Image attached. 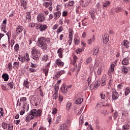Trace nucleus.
<instances>
[{"label": "nucleus", "mask_w": 130, "mask_h": 130, "mask_svg": "<svg viewBox=\"0 0 130 130\" xmlns=\"http://www.w3.org/2000/svg\"><path fill=\"white\" fill-rule=\"evenodd\" d=\"M50 43V39L49 38L41 37L38 39L37 44L39 47H40L44 50L47 49V44Z\"/></svg>", "instance_id": "1"}, {"label": "nucleus", "mask_w": 130, "mask_h": 130, "mask_svg": "<svg viewBox=\"0 0 130 130\" xmlns=\"http://www.w3.org/2000/svg\"><path fill=\"white\" fill-rule=\"evenodd\" d=\"M40 53V51L37 48L33 47L31 48V54L32 55V58L35 60H38L39 59V56L38 54Z\"/></svg>", "instance_id": "2"}, {"label": "nucleus", "mask_w": 130, "mask_h": 130, "mask_svg": "<svg viewBox=\"0 0 130 130\" xmlns=\"http://www.w3.org/2000/svg\"><path fill=\"white\" fill-rule=\"evenodd\" d=\"M30 114H32L34 118L35 117H40L42 115V110L36 109H33L30 111Z\"/></svg>", "instance_id": "3"}, {"label": "nucleus", "mask_w": 130, "mask_h": 130, "mask_svg": "<svg viewBox=\"0 0 130 130\" xmlns=\"http://www.w3.org/2000/svg\"><path fill=\"white\" fill-rule=\"evenodd\" d=\"M29 110V104L24 103L23 104L22 109L20 112V115H23L26 111Z\"/></svg>", "instance_id": "4"}, {"label": "nucleus", "mask_w": 130, "mask_h": 130, "mask_svg": "<svg viewBox=\"0 0 130 130\" xmlns=\"http://www.w3.org/2000/svg\"><path fill=\"white\" fill-rule=\"evenodd\" d=\"M18 59L20 61H21V62H25V61H26L27 62L30 60V58H29V54H28V53H26L25 57V56L22 57L19 56L18 57Z\"/></svg>", "instance_id": "5"}, {"label": "nucleus", "mask_w": 130, "mask_h": 130, "mask_svg": "<svg viewBox=\"0 0 130 130\" xmlns=\"http://www.w3.org/2000/svg\"><path fill=\"white\" fill-rule=\"evenodd\" d=\"M92 3V0H81L80 5L83 8L87 7L89 4Z\"/></svg>", "instance_id": "6"}, {"label": "nucleus", "mask_w": 130, "mask_h": 130, "mask_svg": "<svg viewBox=\"0 0 130 130\" xmlns=\"http://www.w3.org/2000/svg\"><path fill=\"white\" fill-rule=\"evenodd\" d=\"M60 89L61 92L63 95H67L68 94V92H69V87H68V86L63 85L61 86Z\"/></svg>", "instance_id": "7"}, {"label": "nucleus", "mask_w": 130, "mask_h": 130, "mask_svg": "<svg viewBox=\"0 0 130 130\" xmlns=\"http://www.w3.org/2000/svg\"><path fill=\"white\" fill-rule=\"evenodd\" d=\"M37 20L40 23H42L45 21V16L42 13H40L37 16Z\"/></svg>", "instance_id": "8"}, {"label": "nucleus", "mask_w": 130, "mask_h": 130, "mask_svg": "<svg viewBox=\"0 0 130 130\" xmlns=\"http://www.w3.org/2000/svg\"><path fill=\"white\" fill-rule=\"evenodd\" d=\"M128 115V113L126 110L123 111L121 114L122 116L121 117V121H125V119L126 117H127Z\"/></svg>", "instance_id": "9"}, {"label": "nucleus", "mask_w": 130, "mask_h": 130, "mask_svg": "<svg viewBox=\"0 0 130 130\" xmlns=\"http://www.w3.org/2000/svg\"><path fill=\"white\" fill-rule=\"evenodd\" d=\"M129 47V42L128 41H124L121 44V48L122 49H124V48H126L128 49Z\"/></svg>", "instance_id": "10"}, {"label": "nucleus", "mask_w": 130, "mask_h": 130, "mask_svg": "<svg viewBox=\"0 0 130 130\" xmlns=\"http://www.w3.org/2000/svg\"><path fill=\"white\" fill-rule=\"evenodd\" d=\"M20 7L24 10H27V2L25 0L20 1Z\"/></svg>", "instance_id": "11"}, {"label": "nucleus", "mask_w": 130, "mask_h": 130, "mask_svg": "<svg viewBox=\"0 0 130 130\" xmlns=\"http://www.w3.org/2000/svg\"><path fill=\"white\" fill-rule=\"evenodd\" d=\"M37 28L39 29L41 32H42L43 31H44L46 30V29H47V25H46V24H40V26H37Z\"/></svg>", "instance_id": "12"}, {"label": "nucleus", "mask_w": 130, "mask_h": 130, "mask_svg": "<svg viewBox=\"0 0 130 130\" xmlns=\"http://www.w3.org/2000/svg\"><path fill=\"white\" fill-rule=\"evenodd\" d=\"M55 63L57 66H58V67H60L61 68H62L64 64V63L62 62L59 58L56 60Z\"/></svg>", "instance_id": "13"}, {"label": "nucleus", "mask_w": 130, "mask_h": 130, "mask_svg": "<svg viewBox=\"0 0 130 130\" xmlns=\"http://www.w3.org/2000/svg\"><path fill=\"white\" fill-rule=\"evenodd\" d=\"M119 96V94H118V93L116 91H113L112 93V99L113 100H116L117 99H118Z\"/></svg>", "instance_id": "14"}, {"label": "nucleus", "mask_w": 130, "mask_h": 130, "mask_svg": "<svg viewBox=\"0 0 130 130\" xmlns=\"http://www.w3.org/2000/svg\"><path fill=\"white\" fill-rule=\"evenodd\" d=\"M61 13L60 11H57L54 13V20H57L59 17H60Z\"/></svg>", "instance_id": "15"}, {"label": "nucleus", "mask_w": 130, "mask_h": 130, "mask_svg": "<svg viewBox=\"0 0 130 130\" xmlns=\"http://www.w3.org/2000/svg\"><path fill=\"white\" fill-rule=\"evenodd\" d=\"M24 29V27L23 26L19 25L17 27L16 30V33L17 34V35H19L21 32L23 31Z\"/></svg>", "instance_id": "16"}, {"label": "nucleus", "mask_w": 130, "mask_h": 130, "mask_svg": "<svg viewBox=\"0 0 130 130\" xmlns=\"http://www.w3.org/2000/svg\"><path fill=\"white\" fill-rule=\"evenodd\" d=\"M34 118V116L30 114V112H29V114L26 116V122H29L31 120L33 119Z\"/></svg>", "instance_id": "17"}, {"label": "nucleus", "mask_w": 130, "mask_h": 130, "mask_svg": "<svg viewBox=\"0 0 130 130\" xmlns=\"http://www.w3.org/2000/svg\"><path fill=\"white\" fill-rule=\"evenodd\" d=\"M63 74H66V71L64 70L58 71L56 73L55 77H56V78H59V77H60L61 75H63Z\"/></svg>", "instance_id": "18"}, {"label": "nucleus", "mask_w": 130, "mask_h": 130, "mask_svg": "<svg viewBox=\"0 0 130 130\" xmlns=\"http://www.w3.org/2000/svg\"><path fill=\"white\" fill-rule=\"evenodd\" d=\"M128 61H129V57H125L122 60V64L123 66H126L128 63Z\"/></svg>", "instance_id": "19"}, {"label": "nucleus", "mask_w": 130, "mask_h": 130, "mask_svg": "<svg viewBox=\"0 0 130 130\" xmlns=\"http://www.w3.org/2000/svg\"><path fill=\"white\" fill-rule=\"evenodd\" d=\"M63 52V49L62 48H59L58 49L57 53L58 54V55L60 58H62L63 55L62 53Z\"/></svg>", "instance_id": "20"}, {"label": "nucleus", "mask_w": 130, "mask_h": 130, "mask_svg": "<svg viewBox=\"0 0 130 130\" xmlns=\"http://www.w3.org/2000/svg\"><path fill=\"white\" fill-rule=\"evenodd\" d=\"M30 84V83L29 82V81H28V79H26V80H24V82H23V86L25 88H27V89H29L30 86L29 85Z\"/></svg>", "instance_id": "21"}, {"label": "nucleus", "mask_w": 130, "mask_h": 130, "mask_svg": "<svg viewBox=\"0 0 130 130\" xmlns=\"http://www.w3.org/2000/svg\"><path fill=\"white\" fill-rule=\"evenodd\" d=\"M121 70L122 71V73H123V74H126L127 73H128V69H127V67L125 66H122L121 68Z\"/></svg>", "instance_id": "22"}, {"label": "nucleus", "mask_w": 130, "mask_h": 130, "mask_svg": "<svg viewBox=\"0 0 130 130\" xmlns=\"http://www.w3.org/2000/svg\"><path fill=\"white\" fill-rule=\"evenodd\" d=\"M52 4L51 1L46 2L43 3V6L45 8H48V7H51Z\"/></svg>", "instance_id": "23"}, {"label": "nucleus", "mask_w": 130, "mask_h": 130, "mask_svg": "<svg viewBox=\"0 0 130 130\" xmlns=\"http://www.w3.org/2000/svg\"><path fill=\"white\" fill-rule=\"evenodd\" d=\"M95 11L94 9H91L89 12V14L92 20H94L95 19Z\"/></svg>", "instance_id": "24"}, {"label": "nucleus", "mask_w": 130, "mask_h": 130, "mask_svg": "<svg viewBox=\"0 0 130 130\" xmlns=\"http://www.w3.org/2000/svg\"><path fill=\"white\" fill-rule=\"evenodd\" d=\"M114 68H115L114 64H111L110 68L109 69L108 73H109L110 74L113 73L114 72Z\"/></svg>", "instance_id": "25"}, {"label": "nucleus", "mask_w": 130, "mask_h": 130, "mask_svg": "<svg viewBox=\"0 0 130 130\" xmlns=\"http://www.w3.org/2000/svg\"><path fill=\"white\" fill-rule=\"evenodd\" d=\"M84 120H85V119H84V115H81L79 118L80 125H82L83 123H84Z\"/></svg>", "instance_id": "26"}, {"label": "nucleus", "mask_w": 130, "mask_h": 130, "mask_svg": "<svg viewBox=\"0 0 130 130\" xmlns=\"http://www.w3.org/2000/svg\"><path fill=\"white\" fill-rule=\"evenodd\" d=\"M2 78L4 79L5 82H8L9 80V75L7 74H3L2 75Z\"/></svg>", "instance_id": "27"}, {"label": "nucleus", "mask_w": 130, "mask_h": 130, "mask_svg": "<svg viewBox=\"0 0 130 130\" xmlns=\"http://www.w3.org/2000/svg\"><path fill=\"white\" fill-rule=\"evenodd\" d=\"M103 106V104L102 103H99L95 106V109L96 110H100V108H101Z\"/></svg>", "instance_id": "28"}, {"label": "nucleus", "mask_w": 130, "mask_h": 130, "mask_svg": "<svg viewBox=\"0 0 130 130\" xmlns=\"http://www.w3.org/2000/svg\"><path fill=\"white\" fill-rule=\"evenodd\" d=\"M1 125L4 129H7V128H8V127L9 126V124L6 123L5 122H3L2 123Z\"/></svg>", "instance_id": "29"}, {"label": "nucleus", "mask_w": 130, "mask_h": 130, "mask_svg": "<svg viewBox=\"0 0 130 130\" xmlns=\"http://www.w3.org/2000/svg\"><path fill=\"white\" fill-rule=\"evenodd\" d=\"M26 19L28 22L31 21V14L29 12L26 13Z\"/></svg>", "instance_id": "30"}, {"label": "nucleus", "mask_w": 130, "mask_h": 130, "mask_svg": "<svg viewBox=\"0 0 130 130\" xmlns=\"http://www.w3.org/2000/svg\"><path fill=\"white\" fill-rule=\"evenodd\" d=\"M110 2L106 1L103 3V7H104V8H107V7H109V6H110Z\"/></svg>", "instance_id": "31"}, {"label": "nucleus", "mask_w": 130, "mask_h": 130, "mask_svg": "<svg viewBox=\"0 0 130 130\" xmlns=\"http://www.w3.org/2000/svg\"><path fill=\"white\" fill-rule=\"evenodd\" d=\"M123 130H128L129 129V124L126 123L122 126Z\"/></svg>", "instance_id": "32"}, {"label": "nucleus", "mask_w": 130, "mask_h": 130, "mask_svg": "<svg viewBox=\"0 0 130 130\" xmlns=\"http://www.w3.org/2000/svg\"><path fill=\"white\" fill-rule=\"evenodd\" d=\"M47 119L49 122V125H50V124H51V123L52 122V118H51V115H48Z\"/></svg>", "instance_id": "33"}, {"label": "nucleus", "mask_w": 130, "mask_h": 130, "mask_svg": "<svg viewBox=\"0 0 130 130\" xmlns=\"http://www.w3.org/2000/svg\"><path fill=\"white\" fill-rule=\"evenodd\" d=\"M83 102V99L82 98H79L76 100L75 103L76 104H81Z\"/></svg>", "instance_id": "34"}, {"label": "nucleus", "mask_w": 130, "mask_h": 130, "mask_svg": "<svg viewBox=\"0 0 130 130\" xmlns=\"http://www.w3.org/2000/svg\"><path fill=\"white\" fill-rule=\"evenodd\" d=\"M19 66H20V63L19 62H15L13 63V69H19Z\"/></svg>", "instance_id": "35"}, {"label": "nucleus", "mask_w": 130, "mask_h": 130, "mask_svg": "<svg viewBox=\"0 0 130 130\" xmlns=\"http://www.w3.org/2000/svg\"><path fill=\"white\" fill-rule=\"evenodd\" d=\"M99 51V48H98V47H94V50H93V54H94V55H97V54H98Z\"/></svg>", "instance_id": "36"}, {"label": "nucleus", "mask_w": 130, "mask_h": 130, "mask_svg": "<svg viewBox=\"0 0 130 130\" xmlns=\"http://www.w3.org/2000/svg\"><path fill=\"white\" fill-rule=\"evenodd\" d=\"M20 102H22L23 104H24V103H27V102H26V101H27V98L21 97L20 98Z\"/></svg>", "instance_id": "37"}, {"label": "nucleus", "mask_w": 130, "mask_h": 130, "mask_svg": "<svg viewBox=\"0 0 130 130\" xmlns=\"http://www.w3.org/2000/svg\"><path fill=\"white\" fill-rule=\"evenodd\" d=\"M71 106H72V103L70 102H68L66 104V108L67 110L71 109Z\"/></svg>", "instance_id": "38"}, {"label": "nucleus", "mask_w": 130, "mask_h": 130, "mask_svg": "<svg viewBox=\"0 0 130 130\" xmlns=\"http://www.w3.org/2000/svg\"><path fill=\"white\" fill-rule=\"evenodd\" d=\"M49 71V69L48 68H45L43 69V72L45 74V76H46V77H47V76H48V72Z\"/></svg>", "instance_id": "39"}, {"label": "nucleus", "mask_w": 130, "mask_h": 130, "mask_svg": "<svg viewBox=\"0 0 130 130\" xmlns=\"http://www.w3.org/2000/svg\"><path fill=\"white\" fill-rule=\"evenodd\" d=\"M125 96H127L128 94H129L130 93V88L129 87H126L125 89Z\"/></svg>", "instance_id": "40"}, {"label": "nucleus", "mask_w": 130, "mask_h": 130, "mask_svg": "<svg viewBox=\"0 0 130 130\" xmlns=\"http://www.w3.org/2000/svg\"><path fill=\"white\" fill-rule=\"evenodd\" d=\"M7 86L10 88V89H13L14 88V82L13 81L9 82L7 84Z\"/></svg>", "instance_id": "41"}, {"label": "nucleus", "mask_w": 130, "mask_h": 130, "mask_svg": "<svg viewBox=\"0 0 130 130\" xmlns=\"http://www.w3.org/2000/svg\"><path fill=\"white\" fill-rule=\"evenodd\" d=\"M104 42H108L109 41V37L108 35H104Z\"/></svg>", "instance_id": "42"}, {"label": "nucleus", "mask_w": 130, "mask_h": 130, "mask_svg": "<svg viewBox=\"0 0 130 130\" xmlns=\"http://www.w3.org/2000/svg\"><path fill=\"white\" fill-rule=\"evenodd\" d=\"M106 78H102V86H105V85H106Z\"/></svg>", "instance_id": "43"}, {"label": "nucleus", "mask_w": 130, "mask_h": 130, "mask_svg": "<svg viewBox=\"0 0 130 130\" xmlns=\"http://www.w3.org/2000/svg\"><path fill=\"white\" fill-rule=\"evenodd\" d=\"M48 59V55H44L42 58V60H43V61H47Z\"/></svg>", "instance_id": "44"}, {"label": "nucleus", "mask_w": 130, "mask_h": 130, "mask_svg": "<svg viewBox=\"0 0 130 130\" xmlns=\"http://www.w3.org/2000/svg\"><path fill=\"white\" fill-rule=\"evenodd\" d=\"M7 27V25L3 24L2 25V26H1L2 31H3L4 33H7V31H6V27Z\"/></svg>", "instance_id": "45"}, {"label": "nucleus", "mask_w": 130, "mask_h": 130, "mask_svg": "<svg viewBox=\"0 0 130 130\" xmlns=\"http://www.w3.org/2000/svg\"><path fill=\"white\" fill-rule=\"evenodd\" d=\"M100 63V61L98 60H96L95 61V63H94V68H95L96 69V68H97V67H99V64Z\"/></svg>", "instance_id": "46"}, {"label": "nucleus", "mask_w": 130, "mask_h": 130, "mask_svg": "<svg viewBox=\"0 0 130 130\" xmlns=\"http://www.w3.org/2000/svg\"><path fill=\"white\" fill-rule=\"evenodd\" d=\"M62 30H63V29L62 28V26H60L57 29L56 32L57 33V34H58V33H60V32H62Z\"/></svg>", "instance_id": "47"}, {"label": "nucleus", "mask_w": 130, "mask_h": 130, "mask_svg": "<svg viewBox=\"0 0 130 130\" xmlns=\"http://www.w3.org/2000/svg\"><path fill=\"white\" fill-rule=\"evenodd\" d=\"M58 100H59V103H62V101H63V96H62L61 94H59Z\"/></svg>", "instance_id": "48"}, {"label": "nucleus", "mask_w": 130, "mask_h": 130, "mask_svg": "<svg viewBox=\"0 0 130 130\" xmlns=\"http://www.w3.org/2000/svg\"><path fill=\"white\" fill-rule=\"evenodd\" d=\"M91 61H92V58L88 57L85 61V64H88V63H90Z\"/></svg>", "instance_id": "49"}, {"label": "nucleus", "mask_w": 130, "mask_h": 130, "mask_svg": "<svg viewBox=\"0 0 130 130\" xmlns=\"http://www.w3.org/2000/svg\"><path fill=\"white\" fill-rule=\"evenodd\" d=\"M8 68L9 69V71H12V70H13V65H12V63H8Z\"/></svg>", "instance_id": "50"}, {"label": "nucleus", "mask_w": 130, "mask_h": 130, "mask_svg": "<svg viewBox=\"0 0 130 130\" xmlns=\"http://www.w3.org/2000/svg\"><path fill=\"white\" fill-rule=\"evenodd\" d=\"M20 48V46H19V44H16L14 46V50L15 51H18Z\"/></svg>", "instance_id": "51"}, {"label": "nucleus", "mask_w": 130, "mask_h": 130, "mask_svg": "<svg viewBox=\"0 0 130 130\" xmlns=\"http://www.w3.org/2000/svg\"><path fill=\"white\" fill-rule=\"evenodd\" d=\"M14 129V126L12 124H8V130H13Z\"/></svg>", "instance_id": "52"}, {"label": "nucleus", "mask_w": 130, "mask_h": 130, "mask_svg": "<svg viewBox=\"0 0 130 130\" xmlns=\"http://www.w3.org/2000/svg\"><path fill=\"white\" fill-rule=\"evenodd\" d=\"M87 82L88 85H90V84H91V83H92V77L89 76L88 78H87Z\"/></svg>", "instance_id": "53"}, {"label": "nucleus", "mask_w": 130, "mask_h": 130, "mask_svg": "<svg viewBox=\"0 0 130 130\" xmlns=\"http://www.w3.org/2000/svg\"><path fill=\"white\" fill-rule=\"evenodd\" d=\"M118 116V112H115L114 113V116H113L114 119H117Z\"/></svg>", "instance_id": "54"}, {"label": "nucleus", "mask_w": 130, "mask_h": 130, "mask_svg": "<svg viewBox=\"0 0 130 130\" xmlns=\"http://www.w3.org/2000/svg\"><path fill=\"white\" fill-rule=\"evenodd\" d=\"M78 59V57L76 56H73V64H75L76 62L77 61V60Z\"/></svg>", "instance_id": "55"}, {"label": "nucleus", "mask_w": 130, "mask_h": 130, "mask_svg": "<svg viewBox=\"0 0 130 130\" xmlns=\"http://www.w3.org/2000/svg\"><path fill=\"white\" fill-rule=\"evenodd\" d=\"M57 97H58V94H57V93H54L52 96L53 99L56 100V99H57Z\"/></svg>", "instance_id": "56"}, {"label": "nucleus", "mask_w": 130, "mask_h": 130, "mask_svg": "<svg viewBox=\"0 0 130 130\" xmlns=\"http://www.w3.org/2000/svg\"><path fill=\"white\" fill-rule=\"evenodd\" d=\"M2 89L3 90V91H7L8 90V88H7V86L5 85H1Z\"/></svg>", "instance_id": "57"}, {"label": "nucleus", "mask_w": 130, "mask_h": 130, "mask_svg": "<svg viewBox=\"0 0 130 130\" xmlns=\"http://www.w3.org/2000/svg\"><path fill=\"white\" fill-rule=\"evenodd\" d=\"M39 92L40 95V96H41V97H43L44 96V93H43V91L42 90V89H40L39 90Z\"/></svg>", "instance_id": "58"}, {"label": "nucleus", "mask_w": 130, "mask_h": 130, "mask_svg": "<svg viewBox=\"0 0 130 130\" xmlns=\"http://www.w3.org/2000/svg\"><path fill=\"white\" fill-rule=\"evenodd\" d=\"M61 116H58L56 118V123H58L59 122V121L60 120V118H61Z\"/></svg>", "instance_id": "59"}, {"label": "nucleus", "mask_w": 130, "mask_h": 130, "mask_svg": "<svg viewBox=\"0 0 130 130\" xmlns=\"http://www.w3.org/2000/svg\"><path fill=\"white\" fill-rule=\"evenodd\" d=\"M57 113V109L56 108H54L52 112V114H56Z\"/></svg>", "instance_id": "60"}, {"label": "nucleus", "mask_w": 130, "mask_h": 130, "mask_svg": "<svg viewBox=\"0 0 130 130\" xmlns=\"http://www.w3.org/2000/svg\"><path fill=\"white\" fill-rule=\"evenodd\" d=\"M63 20H64V18H60L59 19V24H60L61 26L62 25H63Z\"/></svg>", "instance_id": "61"}, {"label": "nucleus", "mask_w": 130, "mask_h": 130, "mask_svg": "<svg viewBox=\"0 0 130 130\" xmlns=\"http://www.w3.org/2000/svg\"><path fill=\"white\" fill-rule=\"evenodd\" d=\"M99 86H100V83H99L98 82H96L94 85V89H97Z\"/></svg>", "instance_id": "62"}, {"label": "nucleus", "mask_w": 130, "mask_h": 130, "mask_svg": "<svg viewBox=\"0 0 130 130\" xmlns=\"http://www.w3.org/2000/svg\"><path fill=\"white\" fill-rule=\"evenodd\" d=\"M81 52H82V48H79L76 50V53H77V54H79V53H81Z\"/></svg>", "instance_id": "63"}, {"label": "nucleus", "mask_w": 130, "mask_h": 130, "mask_svg": "<svg viewBox=\"0 0 130 130\" xmlns=\"http://www.w3.org/2000/svg\"><path fill=\"white\" fill-rule=\"evenodd\" d=\"M62 17H67L68 16V12L63 11L62 14Z\"/></svg>", "instance_id": "64"}]
</instances>
